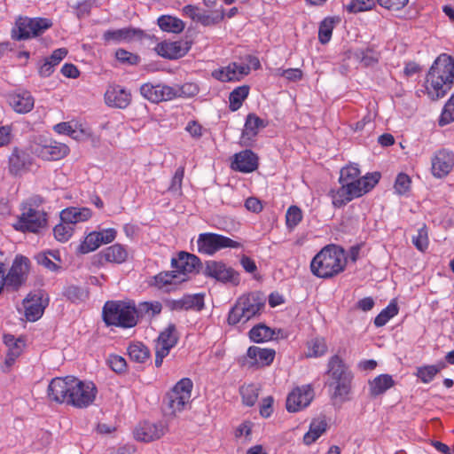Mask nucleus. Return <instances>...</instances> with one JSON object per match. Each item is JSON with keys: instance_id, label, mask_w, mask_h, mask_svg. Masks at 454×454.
<instances>
[{"instance_id": "obj_1", "label": "nucleus", "mask_w": 454, "mask_h": 454, "mask_svg": "<svg viewBox=\"0 0 454 454\" xmlns=\"http://www.w3.org/2000/svg\"><path fill=\"white\" fill-rule=\"evenodd\" d=\"M47 394L52 402L86 409L95 402L98 388L92 381L74 376L57 377L49 383Z\"/></svg>"}, {"instance_id": "obj_2", "label": "nucleus", "mask_w": 454, "mask_h": 454, "mask_svg": "<svg viewBox=\"0 0 454 454\" xmlns=\"http://www.w3.org/2000/svg\"><path fill=\"white\" fill-rule=\"evenodd\" d=\"M454 84V58L442 53L437 57L427 74L425 90L429 98H443Z\"/></svg>"}, {"instance_id": "obj_3", "label": "nucleus", "mask_w": 454, "mask_h": 454, "mask_svg": "<svg viewBox=\"0 0 454 454\" xmlns=\"http://www.w3.org/2000/svg\"><path fill=\"white\" fill-rule=\"evenodd\" d=\"M346 266L344 249L333 244L323 247L310 262L311 272L320 278H332L343 272Z\"/></svg>"}, {"instance_id": "obj_4", "label": "nucleus", "mask_w": 454, "mask_h": 454, "mask_svg": "<svg viewBox=\"0 0 454 454\" xmlns=\"http://www.w3.org/2000/svg\"><path fill=\"white\" fill-rule=\"evenodd\" d=\"M380 177V174L375 172L367 174L356 183L341 184L339 189L332 190L330 192L333 205L335 207H341L353 199L361 197L375 186Z\"/></svg>"}, {"instance_id": "obj_5", "label": "nucleus", "mask_w": 454, "mask_h": 454, "mask_svg": "<svg viewBox=\"0 0 454 454\" xmlns=\"http://www.w3.org/2000/svg\"><path fill=\"white\" fill-rule=\"evenodd\" d=\"M103 318L107 325L130 328L137 323V311L133 302L111 301L103 308Z\"/></svg>"}, {"instance_id": "obj_6", "label": "nucleus", "mask_w": 454, "mask_h": 454, "mask_svg": "<svg viewBox=\"0 0 454 454\" xmlns=\"http://www.w3.org/2000/svg\"><path fill=\"white\" fill-rule=\"evenodd\" d=\"M265 306L264 300L255 293L245 294L238 298L234 306L229 312L228 323L235 325L245 324L250 319L259 316Z\"/></svg>"}, {"instance_id": "obj_7", "label": "nucleus", "mask_w": 454, "mask_h": 454, "mask_svg": "<svg viewBox=\"0 0 454 454\" xmlns=\"http://www.w3.org/2000/svg\"><path fill=\"white\" fill-rule=\"evenodd\" d=\"M51 26L49 19L19 17L12 30V36L19 41L30 39L41 35Z\"/></svg>"}, {"instance_id": "obj_8", "label": "nucleus", "mask_w": 454, "mask_h": 454, "mask_svg": "<svg viewBox=\"0 0 454 454\" xmlns=\"http://www.w3.org/2000/svg\"><path fill=\"white\" fill-rule=\"evenodd\" d=\"M46 224L47 217L43 210L25 206L13 228L21 232L38 233Z\"/></svg>"}, {"instance_id": "obj_9", "label": "nucleus", "mask_w": 454, "mask_h": 454, "mask_svg": "<svg viewBox=\"0 0 454 454\" xmlns=\"http://www.w3.org/2000/svg\"><path fill=\"white\" fill-rule=\"evenodd\" d=\"M197 247L199 253L213 255L223 248H239L241 244L223 235L207 232L199 235Z\"/></svg>"}, {"instance_id": "obj_10", "label": "nucleus", "mask_w": 454, "mask_h": 454, "mask_svg": "<svg viewBox=\"0 0 454 454\" xmlns=\"http://www.w3.org/2000/svg\"><path fill=\"white\" fill-rule=\"evenodd\" d=\"M192 387V381L188 378H184L168 394V405L173 414L181 412L189 406Z\"/></svg>"}, {"instance_id": "obj_11", "label": "nucleus", "mask_w": 454, "mask_h": 454, "mask_svg": "<svg viewBox=\"0 0 454 454\" xmlns=\"http://www.w3.org/2000/svg\"><path fill=\"white\" fill-rule=\"evenodd\" d=\"M30 270V261L23 255H17L7 272L4 274V283L7 288L18 290L25 284Z\"/></svg>"}, {"instance_id": "obj_12", "label": "nucleus", "mask_w": 454, "mask_h": 454, "mask_svg": "<svg viewBox=\"0 0 454 454\" xmlns=\"http://www.w3.org/2000/svg\"><path fill=\"white\" fill-rule=\"evenodd\" d=\"M178 341V333L174 324H169L167 328L162 331L155 343V365L160 367L163 359L169 354Z\"/></svg>"}, {"instance_id": "obj_13", "label": "nucleus", "mask_w": 454, "mask_h": 454, "mask_svg": "<svg viewBox=\"0 0 454 454\" xmlns=\"http://www.w3.org/2000/svg\"><path fill=\"white\" fill-rule=\"evenodd\" d=\"M168 431V425L166 421L139 423L133 431L134 438L142 442H151L160 439Z\"/></svg>"}, {"instance_id": "obj_14", "label": "nucleus", "mask_w": 454, "mask_h": 454, "mask_svg": "<svg viewBox=\"0 0 454 454\" xmlns=\"http://www.w3.org/2000/svg\"><path fill=\"white\" fill-rule=\"evenodd\" d=\"M205 275L224 284H231L233 286L239 284V272L222 262H207L205 268Z\"/></svg>"}, {"instance_id": "obj_15", "label": "nucleus", "mask_w": 454, "mask_h": 454, "mask_svg": "<svg viewBox=\"0 0 454 454\" xmlns=\"http://www.w3.org/2000/svg\"><path fill=\"white\" fill-rule=\"evenodd\" d=\"M454 167V153L447 149L436 151L431 158V173L435 178L447 176Z\"/></svg>"}, {"instance_id": "obj_16", "label": "nucleus", "mask_w": 454, "mask_h": 454, "mask_svg": "<svg viewBox=\"0 0 454 454\" xmlns=\"http://www.w3.org/2000/svg\"><path fill=\"white\" fill-rule=\"evenodd\" d=\"M141 95L152 103H160L174 99L173 86L164 83L146 82L140 87Z\"/></svg>"}, {"instance_id": "obj_17", "label": "nucleus", "mask_w": 454, "mask_h": 454, "mask_svg": "<svg viewBox=\"0 0 454 454\" xmlns=\"http://www.w3.org/2000/svg\"><path fill=\"white\" fill-rule=\"evenodd\" d=\"M145 36L146 35L142 29L132 27L106 30L103 34V39L106 43H114L141 41Z\"/></svg>"}, {"instance_id": "obj_18", "label": "nucleus", "mask_w": 454, "mask_h": 454, "mask_svg": "<svg viewBox=\"0 0 454 454\" xmlns=\"http://www.w3.org/2000/svg\"><path fill=\"white\" fill-rule=\"evenodd\" d=\"M314 398V391L309 385L293 389L286 398V410L296 412L306 408Z\"/></svg>"}, {"instance_id": "obj_19", "label": "nucleus", "mask_w": 454, "mask_h": 454, "mask_svg": "<svg viewBox=\"0 0 454 454\" xmlns=\"http://www.w3.org/2000/svg\"><path fill=\"white\" fill-rule=\"evenodd\" d=\"M250 72L248 65L231 63L226 67L215 69L212 72V76L223 82H239Z\"/></svg>"}, {"instance_id": "obj_20", "label": "nucleus", "mask_w": 454, "mask_h": 454, "mask_svg": "<svg viewBox=\"0 0 454 454\" xmlns=\"http://www.w3.org/2000/svg\"><path fill=\"white\" fill-rule=\"evenodd\" d=\"M190 50V45L184 41H162L156 44V53L168 59H176L184 57Z\"/></svg>"}, {"instance_id": "obj_21", "label": "nucleus", "mask_w": 454, "mask_h": 454, "mask_svg": "<svg viewBox=\"0 0 454 454\" xmlns=\"http://www.w3.org/2000/svg\"><path fill=\"white\" fill-rule=\"evenodd\" d=\"M171 265L175 272L187 280L188 276L194 273L200 266V259L192 254L180 252L176 258L171 260Z\"/></svg>"}, {"instance_id": "obj_22", "label": "nucleus", "mask_w": 454, "mask_h": 454, "mask_svg": "<svg viewBox=\"0 0 454 454\" xmlns=\"http://www.w3.org/2000/svg\"><path fill=\"white\" fill-rule=\"evenodd\" d=\"M105 102L108 106L124 109L131 102L130 92L121 85H109L105 92Z\"/></svg>"}, {"instance_id": "obj_23", "label": "nucleus", "mask_w": 454, "mask_h": 454, "mask_svg": "<svg viewBox=\"0 0 454 454\" xmlns=\"http://www.w3.org/2000/svg\"><path fill=\"white\" fill-rule=\"evenodd\" d=\"M34 152L45 160H57L64 158L69 153L67 145L56 141L46 142L43 145H36Z\"/></svg>"}, {"instance_id": "obj_24", "label": "nucleus", "mask_w": 454, "mask_h": 454, "mask_svg": "<svg viewBox=\"0 0 454 454\" xmlns=\"http://www.w3.org/2000/svg\"><path fill=\"white\" fill-rule=\"evenodd\" d=\"M9 104L18 114L29 113L35 106V98L28 90H17L9 95Z\"/></svg>"}, {"instance_id": "obj_25", "label": "nucleus", "mask_w": 454, "mask_h": 454, "mask_svg": "<svg viewBox=\"0 0 454 454\" xmlns=\"http://www.w3.org/2000/svg\"><path fill=\"white\" fill-rule=\"evenodd\" d=\"M98 256L101 263L121 264L128 260L129 251L126 246L115 243L101 250Z\"/></svg>"}, {"instance_id": "obj_26", "label": "nucleus", "mask_w": 454, "mask_h": 454, "mask_svg": "<svg viewBox=\"0 0 454 454\" xmlns=\"http://www.w3.org/2000/svg\"><path fill=\"white\" fill-rule=\"evenodd\" d=\"M231 168L242 173H251L258 168V157L251 150L242 151L235 154Z\"/></svg>"}, {"instance_id": "obj_27", "label": "nucleus", "mask_w": 454, "mask_h": 454, "mask_svg": "<svg viewBox=\"0 0 454 454\" xmlns=\"http://www.w3.org/2000/svg\"><path fill=\"white\" fill-rule=\"evenodd\" d=\"M25 316L28 321H36L43 314L45 305L43 301V294L38 293L29 294L23 301Z\"/></svg>"}, {"instance_id": "obj_28", "label": "nucleus", "mask_w": 454, "mask_h": 454, "mask_svg": "<svg viewBox=\"0 0 454 454\" xmlns=\"http://www.w3.org/2000/svg\"><path fill=\"white\" fill-rule=\"evenodd\" d=\"M32 164L30 154L23 150L15 148L9 157V170L12 175H20L27 170Z\"/></svg>"}, {"instance_id": "obj_29", "label": "nucleus", "mask_w": 454, "mask_h": 454, "mask_svg": "<svg viewBox=\"0 0 454 454\" xmlns=\"http://www.w3.org/2000/svg\"><path fill=\"white\" fill-rule=\"evenodd\" d=\"M92 217V211L89 207H69L60 212V221L70 223L73 227L84 223Z\"/></svg>"}, {"instance_id": "obj_30", "label": "nucleus", "mask_w": 454, "mask_h": 454, "mask_svg": "<svg viewBox=\"0 0 454 454\" xmlns=\"http://www.w3.org/2000/svg\"><path fill=\"white\" fill-rule=\"evenodd\" d=\"M265 126L266 122L256 114H248L246 120L244 129L242 131L241 143L244 145H249L250 142L253 141V139L258 134L259 129L264 128Z\"/></svg>"}, {"instance_id": "obj_31", "label": "nucleus", "mask_w": 454, "mask_h": 454, "mask_svg": "<svg viewBox=\"0 0 454 454\" xmlns=\"http://www.w3.org/2000/svg\"><path fill=\"white\" fill-rule=\"evenodd\" d=\"M247 355L250 360L251 365L267 366L273 362L275 350L252 346L248 348Z\"/></svg>"}, {"instance_id": "obj_32", "label": "nucleus", "mask_w": 454, "mask_h": 454, "mask_svg": "<svg viewBox=\"0 0 454 454\" xmlns=\"http://www.w3.org/2000/svg\"><path fill=\"white\" fill-rule=\"evenodd\" d=\"M67 50L65 48H59L55 50L51 55L45 58L43 63L38 67L39 75L42 77H49L54 72L55 67L63 60L67 56Z\"/></svg>"}, {"instance_id": "obj_33", "label": "nucleus", "mask_w": 454, "mask_h": 454, "mask_svg": "<svg viewBox=\"0 0 454 454\" xmlns=\"http://www.w3.org/2000/svg\"><path fill=\"white\" fill-rule=\"evenodd\" d=\"M395 385V381L389 374H380L368 381L369 394L372 396H379L386 393Z\"/></svg>"}, {"instance_id": "obj_34", "label": "nucleus", "mask_w": 454, "mask_h": 454, "mask_svg": "<svg viewBox=\"0 0 454 454\" xmlns=\"http://www.w3.org/2000/svg\"><path fill=\"white\" fill-rule=\"evenodd\" d=\"M4 342L8 347L5 364L10 367L23 352L25 342L20 339H15L13 336H5Z\"/></svg>"}, {"instance_id": "obj_35", "label": "nucleus", "mask_w": 454, "mask_h": 454, "mask_svg": "<svg viewBox=\"0 0 454 454\" xmlns=\"http://www.w3.org/2000/svg\"><path fill=\"white\" fill-rule=\"evenodd\" d=\"M157 24L162 31L174 34L183 32L185 27V24L182 20L171 15L160 16L157 20Z\"/></svg>"}, {"instance_id": "obj_36", "label": "nucleus", "mask_w": 454, "mask_h": 454, "mask_svg": "<svg viewBox=\"0 0 454 454\" xmlns=\"http://www.w3.org/2000/svg\"><path fill=\"white\" fill-rule=\"evenodd\" d=\"M353 375L340 377L336 379H329L328 385L333 388V396L340 399L346 398L351 388V381Z\"/></svg>"}, {"instance_id": "obj_37", "label": "nucleus", "mask_w": 454, "mask_h": 454, "mask_svg": "<svg viewBox=\"0 0 454 454\" xmlns=\"http://www.w3.org/2000/svg\"><path fill=\"white\" fill-rule=\"evenodd\" d=\"M327 428V423L324 419H313L309 425V431L303 436V442L310 445L315 442Z\"/></svg>"}, {"instance_id": "obj_38", "label": "nucleus", "mask_w": 454, "mask_h": 454, "mask_svg": "<svg viewBox=\"0 0 454 454\" xmlns=\"http://www.w3.org/2000/svg\"><path fill=\"white\" fill-rule=\"evenodd\" d=\"M329 379L351 376V372L347 368L343 360L339 356H333L328 362Z\"/></svg>"}, {"instance_id": "obj_39", "label": "nucleus", "mask_w": 454, "mask_h": 454, "mask_svg": "<svg viewBox=\"0 0 454 454\" xmlns=\"http://www.w3.org/2000/svg\"><path fill=\"white\" fill-rule=\"evenodd\" d=\"M445 367L444 363H439L437 364L424 365L417 368L415 375L423 382H431L436 374Z\"/></svg>"}, {"instance_id": "obj_40", "label": "nucleus", "mask_w": 454, "mask_h": 454, "mask_svg": "<svg viewBox=\"0 0 454 454\" xmlns=\"http://www.w3.org/2000/svg\"><path fill=\"white\" fill-rule=\"evenodd\" d=\"M184 281V277L176 274L175 270L160 272L154 277V284L159 288L167 287L171 285H177Z\"/></svg>"}, {"instance_id": "obj_41", "label": "nucleus", "mask_w": 454, "mask_h": 454, "mask_svg": "<svg viewBox=\"0 0 454 454\" xmlns=\"http://www.w3.org/2000/svg\"><path fill=\"white\" fill-rule=\"evenodd\" d=\"M327 352V345L325 339L323 337H315L307 342L308 357H319Z\"/></svg>"}, {"instance_id": "obj_42", "label": "nucleus", "mask_w": 454, "mask_h": 454, "mask_svg": "<svg viewBox=\"0 0 454 454\" xmlns=\"http://www.w3.org/2000/svg\"><path fill=\"white\" fill-rule=\"evenodd\" d=\"M128 354L129 358L137 363L143 364L148 360L150 351L148 348L141 342H134L128 347Z\"/></svg>"}, {"instance_id": "obj_43", "label": "nucleus", "mask_w": 454, "mask_h": 454, "mask_svg": "<svg viewBox=\"0 0 454 454\" xmlns=\"http://www.w3.org/2000/svg\"><path fill=\"white\" fill-rule=\"evenodd\" d=\"M249 94V87L247 85L239 86L234 89L229 97L230 102V109L231 111L239 110L244 100L247 98Z\"/></svg>"}, {"instance_id": "obj_44", "label": "nucleus", "mask_w": 454, "mask_h": 454, "mask_svg": "<svg viewBox=\"0 0 454 454\" xmlns=\"http://www.w3.org/2000/svg\"><path fill=\"white\" fill-rule=\"evenodd\" d=\"M71 137L76 141H85L91 139L98 141V137H94L91 129L86 124L80 121H74Z\"/></svg>"}, {"instance_id": "obj_45", "label": "nucleus", "mask_w": 454, "mask_h": 454, "mask_svg": "<svg viewBox=\"0 0 454 454\" xmlns=\"http://www.w3.org/2000/svg\"><path fill=\"white\" fill-rule=\"evenodd\" d=\"M274 332L265 325H257L249 332V338L254 342H265L273 338Z\"/></svg>"}, {"instance_id": "obj_46", "label": "nucleus", "mask_w": 454, "mask_h": 454, "mask_svg": "<svg viewBox=\"0 0 454 454\" xmlns=\"http://www.w3.org/2000/svg\"><path fill=\"white\" fill-rule=\"evenodd\" d=\"M337 21L338 20L328 17L320 23L318 39L321 43L325 44L331 40L333 30Z\"/></svg>"}, {"instance_id": "obj_47", "label": "nucleus", "mask_w": 454, "mask_h": 454, "mask_svg": "<svg viewBox=\"0 0 454 454\" xmlns=\"http://www.w3.org/2000/svg\"><path fill=\"white\" fill-rule=\"evenodd\" d=\"M398 313V307L395 302L391 301L380 313L375 317L374 325L377 327L385 325L392 317Z\"/></svg>"}, {"instance_id": "obj_48", "label": "nucleus", "mask_w": 454, "mask_h": 454, "mask_svg": "<svg viewBox=\"0 0 454 454\" xmlns=\"http://www.w3.org/2000/svg\"><path fill=\"white\" fill-rule=\"evenodd\" d=\"M303 214L297 206H290L286 213V225L290 231H293L302 220Z\"/></svg>"}, {"instance_id": "obj_49", "label": "nucleus", "mask_w": 454, "mask_h": 454, "mask_svg": "<svg viewBox=\"0 0 454 454\" xmlns=\"http://www.w3.org/2000/svg\"><path fill=\"white\" fill-rule=\"evenodd\" d=\"M74 231V229L70 223L61 221L54 227L53 234L58 241L65 243L73 236Z\"/></svg>"}, {"instance_id": "obj_50", "label": "nucleus", "mask_w": 454, "mask_h": 454, "mask_svg": "<svg viewBox=\"0 0 454 454\" xmlns=\"http://www.w3.org/2000/svg\"><path fill=\"white\" fill-rule=\"evenodd\" d=\"M360 170L356 165H348L345 168H342L340 170V184H349V183H356L361 178H359Z\"/></svg>"}, {"instance_id": "obj_51", "label": "nucleus", "mask_w": 454, "mask_h": 454, "mask_svg": "<svg viewBox=\"0 0 454 454\" xmlns=\"http://www.w3.org/2000/svg\"><path fill=\"white\" fill-rule=\"evenodd\" d=\"M101 246L98 235H97L96 231L90 232L79 246V251L82 254H88L97 250Z\"/></svg>"}, {"instance_id": "obj_52", "label": "nucleus", "mask_w": 454, "mask_h": 454, "mask_svg": "<svg viewBox=\"0 0 454 454\" xmlns=\"http://www.w3.org/2000/svg\"><path fill=\"white\" fill-rule=\"evenodd\" d=\"M174 99L177 98H191L198 94L199 87L192 82H187L183 85H174Z\"/></svg>"}, {"instance_id": "obj_53", "label": "nucleus", "mask_w": 454, "mask_h": 454, "mask_svg": "<svg viewBox=\"0 0 454 454\" xmlns=\"http://www.w3.org/2000/svg\"><path fill=\"white\" fill-rule=\"evenodd\" d=\"M50 256L53 257L55 260L59 262L60 261L59 253L56 251H49L47 253L39 254L36 259L38 263L43 266L44 268L51 271H56L59 268V266L56 262H52Z\"/></svg>"}, {"instance_id": "obj_54", "label": "nucleus", "mask_w": 454, "mask_h": 454, "mask_svg": "<svg viewBox=\"0 0 454 454\" xmlns=\"http://www.w3.org/2000/svg\"><path fill=\"white\" fill-rule=\"evenodd\" d=\"M240 395L244 404L253 406L258 399V388L252 384L242 386Z\"/></svg>"}, {"instance_id": "obj_55", "label": "nucleus", "mask_w": 454, "mask_h": 454, "mask_svg": "<svg viewBox=\"0 0 454 454\" xmlns=\"http://www.w3.org/2000/svg\"><path fill=\"white\" fill-rule=\"evenodd\" d=\"M223 19V12H206L200 9V12L196 22H199L203 26H212L220 22Z\"/></svg>"}, {"instance_id": "obj_56", "label": "nucleus", "mask_w": 454, "mask_h": 454, "mask_svg": "<svg viewBox=\"0 0 454 454\" xmlns=\"http://www.w3.org/2000/svg\"><path fill=\"white\" fill-rule=\"evenodd\" d=\"M454 121V94L446 102L439 118V125L445 126Z\"/></svg>"}, {"instance_id": "obj_57", "label": "nucleus", "mask_w": 454, "mask_h": 454, "mask_svg": "<svg viewBox=\"0 0 454 454\" xmlns=\"http://www.w3.org/2000/svg\"><path fill=\"white\" fill-rule=\"evenodd\" d=\"M412 243L416 248L421 252H424L427 249L429 239L428 231L425 225L418 230L417 235L413 236Z\"/></svg>"}, {"instance_id": "obj_58", "label": "nucleus", "mask_w": 454, "mask_h": 454, "mask_svg": "<svg viewBox=\"0 0 454 454\" xmlns=\"http://www.w3.org/2000/svg\"><path fill=\"white\" fill-rule=\"evenodd\" d=\"M184 308L200 310L204 307V296L200 294L184 295Z\"/></svg>"}, {"instance_id": "obj_59", "label": "nucleus", "mask_w": 454, "mask_h": 454, "mask_svg": "<svg viewBox=\"0 0 454 454\" xmlns=\"http://www.w3.org/2000/svg\"><path fill=\"white\" fill-rule=\"evenodd\" d=\"M411 180L410 176L404 173H400L395 179L394 188L395 192L403 195L407 193L411 187Z\"/></svg>"}, {"instance_id": "obj_60", "label": "nucleus", "mask_w": 454, "mask_h": 454, "mask_svg": "<svg viewBox=\"0 0 454 454\" xmlns=\"http://www.w3.org/2000/svg\"><path fill=\"white\" fill-rule=\"evenodd\" d=\"M375 5L374 0H351L348 5L350 12H361L372 10Z\"/></svg>"}, {"instance_id": "obj_61", "label": "nucleus", "mask_w": 454, "mask_h": 454, "mask_svg": "<svg viewBox=\"0 0 454 454\" xmlns=\"http://www.w3.org/2000/svg\"><path fill=\"white\" fill-rule=\"evenodd\" d=\"M253 424L250 421H244L234 430V436L237 439L250 441Z\"/></svg>"}, {"instance_id": "obj_62", "label": "nucleus", "mask_w": 454, "mask_h": 454, "mask_svg": "<svg viewBox=\"0 0 454 454\" xmlns=\"http://www.w3.org/2000/svg\"><path fill=\"white\" fill-rule=\"evenodd\" d=\"M107 363L111 369L115 372L121 373L126 371V360L121 356L110 355L107 358Z\"/></svg>"}, {"instance_id": "obj_63", "label": "nucleus", "mask_w": 454, "mask_h": 454, "mask_svg": "<svg viewBox=\"0 0 454 454\" xmlns=\"http://www.w3.org/2000/svg\"><path fill=\"white\" fill-rule=\"evenodd\" d=\"M139 309L149 316H156L161 312L162 305L160 301H145L139 304Z\"/></svg>"}, {"instance_id": "obj_64", "label": "nucleus", "mask_w": 454, "mask_h": 454, "mask_svg": "<svg viewBox=\"0 0 454 454\" xmlns=\"http://www.w3.org/2000/svg\"><path fill=\"white\" fill-rule=\"evenodd\" d=\"M116 59L121 63L129 65H137L139 62V57L123 49H119L115 52Z\"/></svg>"}]
</instances>
